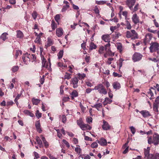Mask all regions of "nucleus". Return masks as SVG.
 Masks as SVG:
<instances>
[{
  "label": "nucleus",
  "mask_w": 159,
  "mask_h": 159,
  "mask_svg": "<svg viewBox=\"0 0 159 159\" xmlns=\"http://www.w3.org/2000/svg\"><path fill=\"white\" fill-rule=\"evenodd\" d=\"M123 60L121 58L119 60V63L118 64V66H119V69L122 67V61Z\"/></svg>",
  "instance_id": "nucleus-60"
},
{
  "label": "nucleus",
  "mask_w": 159,
  "mask_h": 159,
  "mask_svg": "<svg viewBox=\"0 0 159 159\" xmlns=\"http://www.w3.org/2000/svg\"><path fill=\"white\" fill-rule=\"evenodd\" d=\"M8 34L7 33H3L0 37V39H2L3 41H5L7 39V36Z\"/></svg>",
  "instance_id": "nucleus-26"
},
{
  "label": "nucleus",
  "mask_w": 159,
  "mask_h": 159,
  "mask_svg": "<svg viewBox=\"0 0 159 159\" xmlns=\"http://www.w3.org/2000/svg\"><path fill=\"white\" fill-rule=\"evenodd\" d=\"M125 22L126 24V28L128 30H130L132 28V26L128 20H126Z\"/></svg>",
  "instance_id": "nucleus-34"
},
{
  "label": "nucleus",
  "mask_w": 159,
  "mask_h": 159,
  "mask_svg": "<svg viewBox=\"0 0 159 159\" xmlns=\"http://www.w3.org/2000/svg\"><path fill=\"white\" fill-rule=\"evenodd\" d=\"M98 143L101 146H104L107 145V142L106 140L103 138H102L99 140L97 141Z\"/></svg>",
  "instance_id": "nucleus-14"
},
{
  "label": "nucleus",
  "mask_w": 159,
  "mask_h": 159,
  "mask_svg": "<svg viewBox=\"0 0 159 159\" xmlns=\"http://www.w3.org/2000/svg\"><path fill=\"white\" fill-rule=\"evenodd\" d=\"M19 69V67L18 66H13L11 70L13 72H15L18 71Z\"/></svg>",
  "instance_id": "nucleus-45"
},
{
  "label": "nucleus",
  "mask_w": 159,
  "mask_h": 159,
  "mask_svg": "<svg viewBox=\"0 0 159 159\" xmlns=\"http://www.w3.org/2000/svg\"><path fill=\"white\" fill-rule=\"evenodd\" d=\"M63 143L65 144L68 148H69L70 147V145L69 143L66 140L63 139L62 140Z\"/></svg>",
  "instance_id": "nucleus-55"
},
{
  "label": "nucleus",
  "mask_w": 159,
  "mask_h": 159,
  "mask_svg": "<svg viewBox=\"0 0 159 159\" xmlns=\"http://www.w3.org/2000/svg\"><path fill=\"white\" fill-rule=\"evenodd\" d=\"M139 7V4L138 3L135 5L134 9L133 8V9L132 10L134 12H135L138 10Z\"/></svg>",
  "instance_id": "nucleus-56"
},
{
  "label": "nucleus",
  "mask_w": 159,
  "mask_h": 159,
  "mask_svg": "<svg viewBox=\"0 0 159 159\" xmlns=\"http://www.w3.org/2000/svg\"><path fill=\"white\" fill-rule=\"evenodd\" d=\"M16 36L17 38L21 39L24 37V35L22 31L19 30L16 31Z\"/></svg>",
  "instance_id": "nucleus-24"
},
{
  "label": "nucleus",
  "mask_w": 159,
  "mask_h": 159,
  "mask_svg": "<svg viewBox=\"0 0 159 159\" xmlns=\"http://www.w3.org/2000/svg\"><path fill=\"white\" fill-rule=\"evenodd\" d=\"M112 86L114 89H118L120 88V84L117 82H115L112 84Z\"/></svg>",
  "instance_id": "nucleus-23"
},
{
  "label": "nucleus",
  "mask_w": 159,
  "mask_h": 159,
  "mask_svg": "<svg viewBox=\"0 0 159 159\" xmlns=\"http://www.w3.org/2000/svg\"><path fill=\"white\" fill-rule=\"evenodd\" d=\"M102 128L103 130H107L110 129L111 126L107 122L104 120Z\"/></svg>",
  "instance_id": "nucleus-9"
},
{
  "label": "nucleus",
  "mask_w": 159,
  "mask_h": 159,
  "mask_svg": "<svg viewBox=\"0 0 159 159\" xmlns=\"http://www.w3.org/2000/svg\"><path fill=\"white\" fill-rule=\"evenodd\" d=\"M78 80L77 77H74L71 80V84L73 85L74 88H77L78 86Z\"/></svg>",
  "instance_id": "nucleus-10"
},
{
  "label": "nucleus",
  "mask_w": 159,
  "mask_h": 159,
  "mask_svg": "<svg viewBox=\"0 0 159 159\" xmlns=\"http://www.w3.org/2000/svg\"><path fill=\"white\" fill-rule=\"evenodd\" d=\"M130 129L132 133L134 134L135 132V128L133 126H131L130 127Z\"/></svg>",
  "instance_id": "nucleus-61"
},
{
  "label": "nucleus",
  "mask_w": 159,
  "mask_h": 159,
  "mask_svg": "<svg viewBox=\"0 0 159 159\" xmlns=\"http://www.w3.org/2000/svg\"><path fill=\"white\" fill-rule=\"evenodd\" d=\"M58 66L60 67L61 68L63 69L64 68L66 67L67 66L66 65L63 64L62 63L59 62L57 64Z\"/></svg>",
  "instance_id": "nucleus-38"
},
{
  "label": "nucleus",
  "mask_w": 159,
  "mask_h": 159,
  "mask_svg": "<svg viewBox=\"0 0 159 159\" xmlns=\"http://www.w3.org/2000/svg\"><path fill=\"white\" fill-rule=\"evenodd\" d=\"M97 141L94 142L91 145V147L92 148H96L98 147V142H97Z\"/></svg>",
  "instance_id": "nucleus-39"
},
{
  "label": "nucleus",
  "mask_w": 159,
  "mask_h": 159,
  "mask_svg": "<svg viewBox=\"0 0 159 159\" xmlns=\"http://www.w3.org/2000/svg\"><path fill=\"white\" fill-rule=\"evenodd\" d=\"M135 3V0H127L126 1V4L130 10L133 9V7Z\"/></svg>",
  "instance_id": "nucleus-8"
},
{
  "label": "nucleus",
  "mask_w": 159,
  "mask_h": 159,
  "mask_svg": "<svg viewBox=\"0 0 159 159\" xmlns=\"http://www.w3.org/2000/svg\"><path fill=\"white\" fill-rule=\"evenodd\" d=\"M56 131L57 132V136L59 137L60 138H61L62 137V135L60 133V130L58 129H55Z\"/></svg>",
  "instance_id": "nucleus-57"
},
{
  "label": "nucleus",
  "mask_w": 159,
  "mask_h": 159,
  "mask_svg": "<svg viewBox=\"0 0 159 159\" xmlns=\"http://www.w3.org/2000/svg\"><path fill=\"white\" fill-rule=\"evenodd\" d=\"M77 147L75 148V151L77 153L80 154L81 152V149L80 148V147L78 145H76Z\"/></svg>",
  "instance_id": "nucleus-37"
},
{
  "label": "nucleus",
  "mask_w": 159,
  "mask_h": 159,
  "mask_svg": "<svg viewBox=\"0 0 159 159\" xmlns=\"http://www.w3.org/2000/svg\"><path fill=\"white\" fill-rule=\"evenodd\" d=\"M56 21L58 23V24H59V21L60 20V15L59 14L55 16L54 17Z\"/></svg>",
  "instance_id": "nucleus-53"
},
{
  "label": "nucleus",
  "mask_w": 159,
  "mask_h": 159,
  "mask_svg": "<svg viewBox=\"0 0 159 159\" xmlns=\"http://www.w3.org/2000/svg\"><path fill=\"white\" fill-rule=\"evenodd\" d=\"M97 46L93 42H91L89 44V49L92 50L93 49H95L96 48Z\"/></svg>",
  "instance_id": "nucleus-33"
},
{
  "label": "nucleus",
  "mask_w": 159,
  "mask_h": 159,
  "mask_svg": "<svg viewBox=\"0 0 159 159\" xmlns=\"http://www.w3.org/2000/svg\"><path fill=\"white\" fill-rule=\"evenodd\" d=\"M35 46L33 44L32 45V47L31 48H30V51H32L33 53L35 52Z\"/></svg>",
  "instance_id": "nucleus-63"
},
{
  "label": "nucleus",
  "mask_w": 159,
  "mask_h": 159,
  "mask_svg": "<svg viewBox=\"0 0 159 159\" xmlns=\"http://www.w3.org/2000/svg\"><path fill=\"white\" fill-rule=\"evenodd\" d=\"M126 37L127 38H131L132 39H137L138 35L137 33L134 30L130 31H127L126 32Z\"/></svg>",
  "instance_id": "nucleus-2"
},
{
  "label": "nucleus",
  "mask_w": 159,
  "mask_h": 159,
  "mask_svg": "<svg viewBox=\"0 0 159 159\" xmlns=\"http://www.w3.org/2000/svg\"><path fill=\"white\" fill-rule=\"evenodd\" d=\"M94 90L93 89H91L90 88H88L86 89L85 90V93H89L91 92Z\"/></svg>",
  "instance_id": "nucleus-64"
},
{
  "label": "nucleus",
  "mask_w": 159,
  "mask_h": 159,
  "mask_svg": "<svg viewBox=\"0 0 159 159\" xmlns=\"http://www.w3.org/2000/svg\"><path fill=\"white\" fill-rule=\"evenodd\" d=\"M114 52H112L110 50V49H108L106 53L104 54V57L106 58L108 56H114Z\"/></svg>",
  "instance_id": "nucleus-22"
},
{
  "label": "nucleus",
  "mask_w": 159,
  "mask_h": 159,
  "mask_svg": "<svg viewBox=\"0 0 159 159\" xmlns=\"http://www.w3.org/2000/svg\"><path fill=\"white\" fill-rule=\"evenodd\" d=\"M132 19L135 24H136L139 22V17L136 14L133 15L132 17Z\"/></svg>",
  "instance_id": "nucleus-11"
},
{
  "label": "nucleus",
  "mask_w": 159,
  "mask_h": 159,
  "mask_svg": "<svg viewBox=\"0 0 159 159\" xmlns=\"http://www.w3.org/2000/svg\"><path fill=\"white\" fill-rule=\"evenodd\" d=\"M37 13L35 11H33L32 14V16L33 19L34 20H35L37 17Z\"/></svg>",
  "instance_id": "nucleus-54"
},
{
  "label": "nucleus",
  "mask_w": 159,
  "mask_h": 159,
  "mask_svg": "<svg viewBox=\"0 0 159 159\" xmlns=\"http://www.w3.org/2000/svg\"><path fill=\"white\" fill-rule=\"evenodd\" d=\"M22 59L25 64H27L30 62V59L28 56L27 54H25L22 57Z\"/></svg>",
  "instance_id": "nucleus-20"
},
{
  "label": "nucleus",
  "mask_w": 159,
  "mask_h": 159,
  "mask_svg": "<svg viewBox=\"0 0 159 159\" xmlns=\"http://www.w3.org/2000/svg\"><path fill=\"white\" fill-rule=\"evenodd\" d=\"M159 104V96H158L155 99L153 104V109H156L158 111V105Z\"/></svg>",
  "instance_id": "nucleus-16"
},
{
  "label": "nucleus",
  "mask_w": 159,
  "mask_h": 159,
  "mask_svg": "<svg viewBox=\"0 0 159 159\" xmlns=\"http://www.w3.org/2000/svg\"><path fill=\"white\" fill-rule=\"evenodd\" d=\"M110 34H106L103 35L102 37V39L105 42H110L111 40Z\"/></svg>",
  "instance_id": "nucleus-7"
},
{
  "label": "nucleus",
  "mask_w": 159,
  "mask_h": 159,
  "mask_svg": "<svg viewBox=\"0 0 159 159\" xmlns=\"http://www.w3.org/2000/svg\"><path fill=\"white\" fill-rule=\"evenodd\" d=\"M107 2L106 1H96V3L98 5H103L106 3Z\"/></svg>",
  "instance_id": "nucleus-43"
},
{
  "label": "nucleus",
  "mask_w": 159,
  "mask_h": 159,
  "mask_svg": "<svg viewBox=\"0 0 159 159\" xmlns=\"http://www.w3.org/2000/svg\"><path fill=\"white\" fill-rule=\"evenodd\" d=\"M53 42L51 37H48L47 39V41L45 45V46L49 47L53 44Z\"/></svg>",
  "instance_id": "nucleus-18"
},
{
  "label": "nucleus",
  "mask_w": 159,
  "mask_h": 159,
  "mask_svg": "<svg viewBox=\"0 0 159 159\" xmlns=\"http://www.w3.org/2000/svg\"><path fill=\"white\" fill-rule=\"evenodd\" d=\"M83 130H90L92 127L88 124H84L82 126L80 127Z\"/></svg>",
  "instance_id": "nucleus-15"
},
{
  "label": "nucleus",
  "mask_w": 159,
  "mask_h": 159,
  "mask_svg": "<svg viewBox=\"0 0 159 159\" xmlns=\"http://www.w3.org/2000/svg\"><path fill=\"white\" fill-rule=\"evenodd\" d=\"M114 37L115 38V39H117L119 38V37L121 36V34L119 33V32H116L113 35Z\"/></svg>",
  "instance_id": "nucleus-41"
},
{
  "label": "nucleus",
  "mask_w": 159,
  "mask_h": 159,
  "mask_svg": "<svg viewBox=\"0 0 159 159\" xmlns=\"http://www.w3.org/2000/svg\"><path fill=\"white\" fill-rule=\"evenodd\" d=\"M104 48L103 46L100 47L98 50L99 53L100 54H103L104 53Z\"/></svg>",
  "instance_id": "nucleus-42"
},
{
  "label": "nucleus",
  "mask_w": 159,
  "mask_h": 159,
  "mask_svg": "<svg viewBox=\"0 0 159 159\" xmlns=\"http://www.w3.org/2000/svg\"><path fill=\"white\" fill-rule=\"evenodd\" d=\"M28 55V56L30 59V62L31 61L32 62H33L34 61H35L36 57L35 55L33 54H28L27 53Z\"/></svg>",
  "instance_id": "nucleus-19"
},
{
  "label": "nucleus",
  "mask_w": 159,
  "mask_h": 159,
  "mask_svg": "<svg viewBox=\"0 0 159 159\" xmlns=\"http://www.w3.org/2000/svg\"><path fill=\"white\" fill-rule=\"evenodd\" d=\"M159 44L156 42L151 43L150 44V46L149 47L150 52H153L156 51L158 50Z\"/></svg>",
  "instance_id": "nucleus-4"
},
{
  "label": "nucleus",
  "mask_w": 159,
  "mask_h": 159,
  "mask_svg": "<svg viewBox=\"0 0 159 159\" xmlns=\"http://www.w3.org/2000/svg\"><path fill=\"white\" fill-rule=\"evenodd\" d=\"M36 140L38 144L40 145H42V141L39 137L37 136L36 137Z\"/></svg>",
  "instance_id": "nucleus-49"
},
{
  "label": "nucleus",
  "mask_w": 159,
  "mask_h": 159,
  "mask_svg": "<svg viewBox=\"0 0 159 159\" xmlns=\"http://www.w3.org/2000/svg\"><path fill=\"white\" fill-rule=\"evenodd\" d=\"M119 15L120 18H121V15H122L125 17V20H129V18L128 17V12L126 11L121 12V13H119Z\"/></svg>",
  "instance_id": "nucleus-17"
},
{
  "label": "nucleus",
  "mask_w": 159,
  "mask_h": 159,
  "mask_svg": "<svg viewBox=\"0 0 159 159\" xmlns=\"http://www.w3.org/2000/svg\"><path fill=\"white\" fill-rule=\"evenodd\" d=\"M86 121L88 123H90L92 122V119L91 117H88L86 119Z\"/></svg>",
  "instance_id": "nucleus-62"
},
{
  "label": "nucleus",
  "mask_w": 159,
  "mask_h": 159,
  "mask_svg": "<svg viewBox=\"0 0 159 159\" xmlns=\"http://www.w3.org/2000/svg\"><path fill=\"white\" fill-rule=\"evenodd\" d=\"M70 94L72 96V99H73L74 97H76L78 95L77 92L75 90L73 91Z\"/></svg>",
  "instance_id": "nucleus-35"
},
{
  "label": "nucleus",
  "mask_w": 159,
  "mask_h": 159,
  "mask_svg": "<svg viewBox=\"0 0 159 159\" xmlns=\"http://www.w3.org/2000/svg\"><path fill=\"white\" fill-rule=\"evenodd\" d=\"M102 103H98L95 104L93 106H92V107H95L98 111H99V108H102Z\"/></svg>",
  "instance_id": "nucleus-29"
},
{
  "label": "nucleus",
  "mask_w": 159,
  "mask_h": 159,
  "mask_svg": "<svg viewBox=\"0 0 159 159\" xmlns=\"http://www.w3.org/2000/svg\"><path fill=\"white\" fill-rule=\"evenodd\" d=\"M150 148L148 147L147 149H144V155L145 157L148 159H151L153 157V154H150Z\"/></svg>",
  "instance_id": "nucleus-6"
},
{
  "label": "nucleus",
  "mask_w": 159,
  "mask_h": 159,
  "mask_svg": "<svg viewBox=\"0 0 159 159\" xmlns=\"http://www.w3.org/2000/svg\"><path fill=\"white\" fill-rule=\"evenodd\" d=\"M51 26L52 29L54 30L57 27V25L54 21H52L51 24Z\"/></svg>",
  "instance_id": "nucleus-58"
},
{
  "label": "nucleus",
  "mask_w": 159,
  "mask_h": 159,
  "mask_svg": "<svg viewBox=\"0 0 159 159\" xmlns=\"http://www.w3.org/2000/svg\"><path fill=\"white\" fill-rule=\"evenodd\" d=\"M116 47L117 49L120 51H122V45L120 43H117L116 44Z\"/></svg>",
  "instance_id": "nucleus-36"
},
{
  "label": "nucleus",
  "mask_w": 159,
  "mask_h": 159,
  "mask_svg": "<svg viewBox=\"0 0 159 159\" xmlns=\"http://www.w3.org/2000/svg\"><path fill=\"white\" fill-rule=\"evenodd\" d=\"M143 117L146 118L151 116L150 113L147 110H144L139 112Z\"/></svg>",
  "instance_id": "nucleus-12"
},
{
  "label": "nucleus",
  "mask_w": 159,
  "mask_h": 159,
  "mask_svg": "<svg viewBox=\"0 0 159 159\" xmlns=\"http://www.w3.org/2000/svg\"><path fill=\"white\" fill-rule=\"evenodd\" d=\"M42 64V67L47 68L48 69H50L51 66L50 62L48 63V62L46 61V62H44V63H43V64Z\"/></svg>",
  "instance_id": "nucleus-28"
},
{
  "label": "nucleus",
  "mask_w": 159,
  "mask_h": 159,
  "mask_svg": "<svg viewBox=\"0 0 159 159\" xmlns=\"http://www.w3.org/2000/svg\"><path fill=\"white\" fill-rule=\"evenodd\" d=\"M63 55V51L62 50L60 51L57 54L58 59L61 58L62 57Z\"/></svg>",
  "instance_id": "nucleus-47"
},
{
  "label": "nucleus",
  "mask_w": 159,
  "mask_h": 159,
  "mask_svg": "<svg viewBox=\"0 0 159 159\" xmlns=\"http://www.w3.org/2000/svg\"><path fill=\"white\" fill-rule=\"evenodd\" d=\"M151 159H159V153H156L153 155Z\"/></svg>",
  "instance_id": "nucleus-52"
},
{
  "label": "nucleus",
  "mask_w": 159,
  "mask_h": 159,
  "mask_svg": "<svg viewBox=\"0 0 159 159\" xmlns=\"http://www.w3.org/2000/svg\"><path fill=\"white\" fill-rule=\"evenodd\" d=\"M143 57L142 55L139 53L135 52L133 55L132 60L134 62L140 61Z\"/></svg>",
  "instance_id": "nucleus-5"
},
{
  "label": "nucleus",
  "mask_w": 159,
  "mask_h": 159,
  "mask_svg": "<svg viewBox=\"0 0 159 159\" xmlns=\"http://www.w3.org/2000/svg\"><path fill=\"white\" fill-rule=\"evenodd\" d=\"M113 60L114 59L112 58H109L106 62V63L108 65H110L111 63V61Z\"/></svg>",
  "instance_id": "nucleus-59"
},
{
  "label": "nucleus",
  "mask_w": 159,
  "mask_h": 159,
  "mask_svg": "<svg viewBox=\"0 0 159 159\" xmlns=\"http://www.w3.org/2000/svg\"><path fill=\"white\" fill-rule=\"evenodd\" d=\"M63 33V29L61 28H57L56 30V34L57 36L59 37H61Z\"/></svg>",
  "instance_id": "nucleus-13"
},
{
  "label": "nucleus",
  "mask_w": 159,
  "mask_h": 159,
  "mask_svg": "<svg viewBox=\"0 0 159 159\" xmlns=\"http://www.w3.org/2000/svg\"><path fill=\"white\" fill-rule=\"evenodd\" d=\"M40 100L33 98L32 99V102L34 105H37L40 102Z\"/></svg>",
  "instance_id": "nucleus-30"
},
{
  "label": "nucleus",
  "mask_w": 159,
  "mask_h": 159,
  "mask_svg": "<svg viewBox=\"0 0 159 159\" xmlns=\"http://www.w3.org/2000/svg\"><path fill=\"white\" fill-rule=\"evenodd\" d=\"M71 75L67 72H66L65 75V78L67 79H69L71 78Z\"/></svg>",
  "instance_id": "nucleus-50"
},
{
  "label": "nucleus",
  "mask_w": 159,
  "mask_h": 159,
  "mask_svg": "<svg viewBox=\"0 0 159 159\" xmlns=\"http://www.w3.org/2000/svg\"><path fill=\"white\" fill-rule=\"evenodd\" d=\"M41 139L42 140L43 143L44 144L46 148H48L49 146V144L48 143L46 140L45 138L43 136H42Z\"/></svg>",
  "instance_id": "nucleus-32"
},
{
  "label": "nucleus",
  "mask_w": 159,
  "mask_h": 159,
  "mask_svg": "<svg viewBox=\"0 0 159 159\" xmlns=\"http://www.w3.org/2000/svg\"><path fill=\"white\" fill-rule=\"evenodd\" d=\"M78 76L79 79L80 80L83 79L86 76L85 75L84 73H78Z\"/></svg>",
  "instance_id": "nucleus-40"
},
{
  "label": "nucleus",
  "mask_w": 159,
  "mask_h": 159,
  "mask_svg": "<svg viewBox=\"0 0 159 159\" xmlns=\"http://www.w3.org/2000/svg\"><path fill=\"white\" fill-rule=\"evenodd\" d=\"M159 142V135L157 134H155L153 135V139L151 137L148 138V143L150 144L153 143L154 145H157Z\"/></svg>",
  "instance_id": "nucleus-1"
},
{
  "label": "nucleus",
  "mask_w": 159,
  "mask_h": 159,
  "mask_svg": "<svg viewBox=\"0 0 159 159\" xmlns=\"http://www.w3.org/2000/svg\"><path fill=\"white\" fill-rule=\"evenodd\" d=\"M94 90H97L99 93L101 94L105 95L107 92L102 84H100L95 86L93 89Z\"/></svg>",
  "instance_id": "nucleus-3"
},
{
  "label": "nucleus",
  "mask_w": 159,
  "mask_h": 159,
  "mask_svg": "<svg viewBox=\"0 0 159 159\" xmlns=\"http://www.w3.org/2000/svg\"><path fill=\"white\" fill-rule=\"evenodd\" d=\"M112 102V100L108 98H105V100L103 102V104L105 105L107 104L111 103Z\"/></svg>",
  "instance_id": "nucleus-27"
},
{
  "label": "nucleus",
  "mask_w": 159,
  "mask_h": 159,
  "mask_svg": "<svg viewBox=\"0 0 159 159\" xmlns=\"http://www.w3.org/2000/svg\"><path fill=\"white\" fill-rule=\"evenodd\" d=\"M23 112L25 114L29 116H30L33 117L34 116V115L30 111L28 110H25L23 111Z\"/></svg>",
  "instance_id": "nucleus-25"
},
{
  "label": "nucleus",
  "mask_w": 159,
  "mask_h": 159,
  "mask_svg": "<svg viewBox=\"0 0 159 159\" xmlns=\"http://www.w3.org/2000/svg\"><path fill=\"white\" fill-rule=\"evenodd\" d=\"M22 54V52L20 50H16V52L15 54V58L16 59L19 55H21Z\"/></svg>",
  "instance_id": "nucleus-51"
},
{
  "label": "nucleus",
  "mask_w": 159,
  "mask_h": 159,
  "mask_svg": "<svg viewBox=\"0 0 159 159\" xmlns=\"http://www.w3.org/2000/svg\"><path fill=\"white\" fill-rule=\"evenodd\" d=\"M35 126L37 131L39 133H41L42 130L40 128L41 125L39 121H37L36 122Z\"/></svg>",
  "instance_id": "nucleus-21"
},
{
  "label": "nucleus",
  "mask_w": 159,
  "mask_h": 159,
  "mask_svg": "<svg viewBox=\"0 0 159 159\" xmlns=\"http://www.w3.org/2000/svg\"><path fill=\"white\" fill-rule=\"evenodd\" d=\"M37 38H36L34 42L35 43L40 44L41 41V39L40 37L38 36H36Z\"/></svg>",
  "instance_id": "nucleus-44"
},
{
  "label": "nucleus",
  "mask_w": 159,
  "mask_h": 159,
  "mask_svg": "<svg viewBox=\"0 0 159 159\" xmlns=\"http://www.w3.org/2000/svg\"><path fill=\"white\" fill-rule=\"evenodd\" d=\"M69 5H66L64 6L61 9V11L62 12L65 11L67 10V9L69 8Z\"/></svg>",
  "instance_id": "nucleus-46"
},
{
  "label": "nucleus",
  "mask_w": 159,
  "mask_h": 159,
  "mask_svg": "<svg viewBox=\"0 0 159 159\" xmlns=\"http://www.w3.org/2000/svg\"><path fill=\"white\" fill-rule=\"evenodd\" d=\"M35 115L36 117L38 118L39 119L42 116V114L39 112V110H37L35 114Z\"/></svg>",
  "instance_id": "nucleus-48"
},
{
  "label": "nucleus",
  "mask_w": 159,
  "mask_h": 159,
  "mask_svg": "<svg viewBox=\"0 0 159 159\" xmlns=\"http://www.w3.org/2000/svg\"><path fill=\"white\" fill-rule=\"evenodd\" d=\"M77 125L80 127L84 124L82 118H80L77 120Z\"/></svg>",
  "instance_id": "nucleus-31"
}]
</instances>
